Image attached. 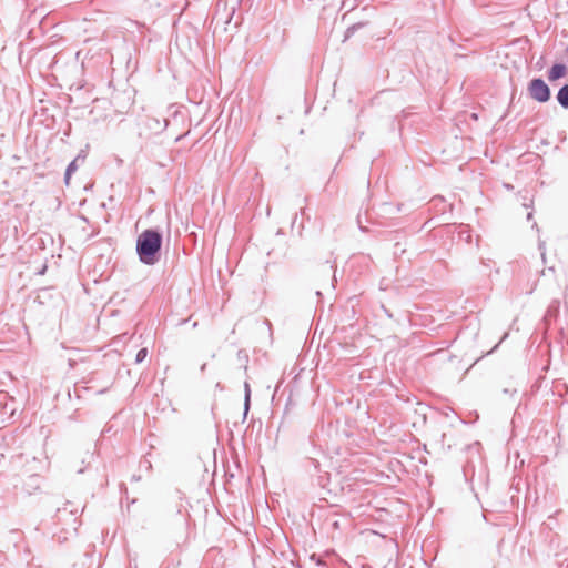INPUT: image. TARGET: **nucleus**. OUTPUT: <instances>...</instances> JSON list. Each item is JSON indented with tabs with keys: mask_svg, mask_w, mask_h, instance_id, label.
I'll return each mask as SVG.
<instances>
[{
	"mask_svg": "<svg viewBox=\"0 0 568 568\" xmlns=\"http://www.w3.org/2000/svg\"><path fill=\"white\" fill-rule=\"evenodd\" d=\"M163 233L159 229H146L136 239V254L144 265H155L161 260Z\"/></svg>",
	"mask_w": 568,
	"mask_h": 568,
	"instance_id": "obj_1",
	"label": "nucleus"
},
{
	"mask_svg": "<svg viewBox=\"0 0 568 568\" xmlns=\"http://www.w3.org/2000/svg\"><path fill=\"white\" fill-rule=\"evenodd\" d=\"M57 530L53 532V539L63 544L70 538L77 536L78 527L80 525L78 518V507L71 501H67L63 507L58 508L53 517Z\"/></svg>",
	"mask_w": 568,
	"mask_h": 568,
	"instance_id": "obj_2",
	"label": "nucleus"
},
{
	"mask_svg": "<svg viewBox=\"0 0 568 568\" xmlns=\"http://www.w3.org/2000/svg\"><path fill=\"white\" fill-rule=\"evenodd\" d=\"M527 90L529 97L539 103H545L550 100V88L541 78H534L530 80Z\"/></svg>",
	"mask_w": 568,
	"mask_h": 568,
	"instance_id": "obj_3",
	"label": "nucleus"
},
{
	"mask_svg": "<svg viewBox=\"0 0 568 568\" xmlns=\"http://www.w3.org/2000/svg\"><path fill=\"white\" fill-rule=\"evenodd\" d=\"M42 480L43 478L38 474L29 475L23 481V490L27 494L32 495L33 493L40 489Z\"/></svg>",
	"mask_w": 568,
	"mask_h": 568,
	"instance_id": "obj_4",
	"label": "nucleus"
},
{
	"mask_svg": "<svg viewBox=\"0 0 568 568\" xmlns=\"http://www.w3.org/2000/svg\"><path fill=\"white\" fill-rule=\"evenodd\" d=\"M567 73V67L564 63H555L548 70V80L554 82L564 78Z\"/></svg>",
	"mask_w": 568,
	"mask_h": 568,
	"instance_id": "obj_5",
	"label": "nucleus"
},
{
	"mask_svg": "<svg viewBox=\"0 0 568 568\" xmlns=\"http://www.w3.org/2000/svg\"><path fill=\"white\" fill-rule=\"evenodd\" d=\"M556 99L561 108L568 109V84H564L558 90Z\"/></svg>",
	"mask_w": 568,
	"mask_h": 568,
	"instance_id": "obj_6",
	"label": "nucleus"
},
{
	"mask_svg": "<svg viewBox=\"0 0 568 568\" xmlns=\"http://www.w3.org/2000/svg\"><path fill=\"white\" fill-rule=\"evenodd\" d=\"M78 170V162L77 160L71 161L64 172V182L65 184H69V181L71 179V175Z\"/></svg>",
	"mask_w": 568,
	"mask_h": 568,
	"instance_id": "obj_7",
	"label": "nucleus"
},
{
	"mask_svg": "<svg viewBox=\"0 0 568 568\" xmlns=\"http://www.w3.org/2000/svg\"><path fill=\"white\" fill-rule=\"evenodd\" d=\"M362 27H364V23H362V22L354 23L351 27H348L344 34V41L348 40Z\"/></svg>",
	"mask_w": 568,
	"mask_h": 568,
	"instance_id": "obj_8",
	"label": "nucleus"
},
{
	"mask_svg": "<svg viewBox=\"0 0 568 568\" xmlns=\"http://www.w3.org/2000/svg\"><path fill=\"white\" fill-rule=\"evenodd\" d=\"M146 355H148V348L146 347L141 348L135 355V363L136 364L142 363L145 359Z\"/></svg>",
	"mask_w": 568,
	"mask_h": 568,
	"instance_id": "obj_9",
	"label": "nucleus"
},
{
	"mask_svg": "<svg viewBox=\"0 0 568 568\" xmlns=\"http://www.w3.org/2000/svg\"><path fill=\"white\" fill-rule=\"evenodd\" d=\"M250 404H251V397H248V395H247L244 398V417H246V415L248 413Z\"/></svg>",
	"mask_w": 568,
	"mask_h": 568,
	"instance_id": "obj_10",
	"label": "nucleus"
},
{
	"mask_svg": "<svg viewBox=\"0 0 568 568\" xmlns=\"http://www.w3.org/2000/svg\"><path fill=\"white\" fill-rule=\"evenodd\" d=\"M311 560L315 561L317 566L324 565L323 560L318 556H316L315 554H313L311 556Z\"/></svg>",
	"mask_w": 568,
	"mask_h": 568,
	"instance_id": "obj_11",
	"label": "nucleus"
},
{
	"mask_svg": "<svg viewBox=\"0 0 568 568\" xmlns=\"http://www.w3.org/2000/svg\"><path fill=\"white\" fill-rule=\"evenodd\" d=\"M244 389H245V396L248 395V397H251V388H250V384L247 382H245V384H244Z\"/></svg>",
	"mask_w": 568,
	"mask_h": 568,
	"instance_id": "obj_12",
	"label": "nucleus"
},
{
	"mask_svg": "<svg viewBox=\"0 0 568 568\" xmlns=\"http://www.w3.org/2000/svg\"><path fill=\"white\" fill-rule=\"evenodd\" d=\"M539 250H541V257L545 260L546 253H545V243H539Z\"/></svg>",
	"mask_w": 568,
	"mask_h": 568,
	"instance_id": "obj_13",
	"label": "nucleus"
},
{
	"mask_svg": "<svg viewBox=\"0 0 568 568\" xmlns=\"http://www.w3.org/2000/svg\"><path fill=\"white\" fill-rule=\"evenodd\" d=\"M74 160H77V162H79V161L84 162V160H85V154L80 153V154H78V155H77V158H75Z\"/></svg>",
	"mask_w": 568,
	"mask_h": 568,
	"instance_id": "obj_14",
	"label": "nucleus"
},
{
	"mask_svg": "<svg viewBox=\"0 0 568 568\" xmlns=\"http://www.w3.org/2000/svg\"><path fill=\"white\" fill-rule=\"evenodd\" d=\"M310 460L314 465V468L317 469L318 465H320L316 459H313V458H311Z\"/></svg>",
	"mask_w": 568,
	"mask_h": 568,
	"instance_id": "obj_15",
	"label": "nucleus"
},
{
	"mask_svg": "<svg viewBox=\"0 0 568 568\" xmlns=\"http://www.w3.org/2000/svg\"><path fill=\"white\" fill-rule=\"evenodd\" d=\"M47 271V265H43L42 268L38 272L39 275H43Z\"/></svg>",
	"mask_w": 568,
	"mask_h": 568,
	"instance_id": "obj_16",
	"label": "nucleus"
},
{
	"mask_svg": "<svg viewBox=\"0 0 568 568\" xmlns=\"http://www.w3.org/2000/svg\"><path fill=\"white\" fill-rule=\"evenodd\" d=\"M332 526H333L334 528H336V529H338V528H339V524H338V521H337V520H335V521L332 524Z\"/></svg>",
	"mask_w": 568,
	"mask_h": 568,
	"instance_id": "obj_17",
	"label": "nucleus"
},
{
	"mask_svg": "<svg viewBox=\"0 0 568 568\" xmlns=\"http://www.w3.org/2000/svg\"><path fill=\"white\" fill-rule=\"evenodd\" d=\"M130 568H138L136 562H135V561L133 562V561L131 560V561H130Z\"/></svg>",
	"mask_w": 568,
	"mask_h": 568,
	"instance_id": "obj_18",
	"label": "nucleus"
},
{
	"mask_svg": "<svg viewBox=\"0 0 568 568\" xmlns=\"http://www.w3.org/2000/svg\"><path fill=\"white\" fill-rule=\"evenodd\" d=\"M310 440H311V443H312L313 445H315V439H314L313 435H311V436H310Z\"/></svg>",
	"mask_w": 568,
	"mask_h": 568,
	"instance_id": "obj_19",
	"label": "nucleus"
},
{
	"mask_svg": "<svg viewBox=\"0 0 568 568\" xmlns=\"http://www.w3.org/2000/svg\"><path fill=\"white\" fill-rule=\"evenodd\" d=\"M531 217H532V213H531V212H529V213L527 214V220H530Z\"/></svg>",
	"mask_w": 568,
	"mask_h": 568,
	"instance_id": "obj_20",
	"label": "nucleus"
},
{
	"mask_svg": "<svg viewBox=\"0 0 568 568\" xmlns=\"http://www.w3.org/2000/svg\"><path fill=\"white\" fill-rule=\"evenodd\" d=\"M132 479H133V480H139V479H140V477H139V476H133V477H132Z\"/></svg>",
	"mask_w": 568,
	"mask_h": 568,
	"instance_id": "obj_21",
	"label": "nucleus"
},
{
	"mask_svg": "<svg viewBox=\"0 0 568 568\" xmlns=\"http://www.w3.org/2000/svg\"><path fill=\"white\" fill-rule=\"evenodd\" d=\"M385 315H387L388 317H392V314H389L387 311H385Z\"/></svg>",
	"mask_w": 568,
	"mask_h": 568,
	"instance_id": "obj_22",
	"label": "nucleus"
},
{
	"mask_svg": "<svg viewBox=\"0 0 568 568\" xmlns=\"http://www.w3.org/2000/svg\"><path fill=\"white\" fill-rule=\"evenodd\" d=\"M205 366H206V364H203L202 367H201V371H204Z\"/></svg>",
	"mask_w": 568,
	"mask_h": 568,
	"instance_id": "obj_23",
	"label": "nucleus"
},
{
	"mask_svg": "<svg viewBox=\"0 0 568 568\" xmlns=\"http://www.w3.org/2000/svg\"><path fill=\"white\" fill-rule=\"evenodd\" d=\"M566 50H567V52H568V45H567V49H566Z\"/></svg>",
	"mask_w": 568,
	"mask_h": 568,
	"instance_id": "obj_24",
	"label": "nucleus"
}]
</instances>
